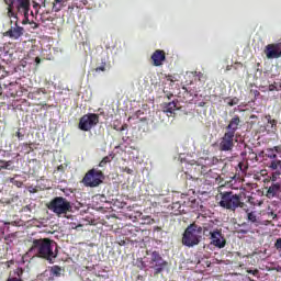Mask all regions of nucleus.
Here are the masks:
<instances>
[{"instance_id": "f257e3e1", "label": "nucleus", "mask_w": 281, "mask_h": 281, "mask_svg": "<svg viewBox=\"0 0 281 281\" xmlns=\"http://www.w3.org/2000/svg\"><path fill=\"white\" fill-rule=\"evenodd\" d=\"M29 254L54 265L55 259L58 258V245L49 238L33 239Z\"/></svg>"}, {"instance_id": "f03ea898", "label": "nucleus", "mask_w": 281, "mask_h": 281, "mask_svg": "<svg viewBox=\"0 0 281 281\" xmlns=\"http://www.w3.org/2000/svg\"><path fill=\"white\" fill-rule=\"evenodd\" d=\"M203 238V227L193 223L190 224L183 235H182V245L186 247H196Z\"/></svg>"}, {"instance_id": "7ed1b4c3", "label": "nucleus", "mask_w": 281, "mask_h": 281, "mask_svg": "<svg viewBox=\"0 0 281 281\" xmlns=\"http://www.w3.org/2000/svg\"><path fill=\"white\" fill-rule=\"evenodd\" d=\"M220 196V206L224 207V210H231V212H236L238 207H240L241 210H245V207H247V204L240 201V195L234 194L233 191L221 192Z\"/></svg>"}, {"instance_id": "20e7f679", "label": "nucleus", "mask_w": 281, "mask_h": 281, "mask_svg": "<svg viewBox=\"0 0 281 281\" xmlns=\"http://www.w3.org/2000/svg\"><path fill=\"white\" fill-rule=\"evenodd\" d=\"M50 212H54L57 216H63V214H67L68 212H74V206H71V202H69L66 198L56 196L47 205Z\"/></svg>"}, {"instance_id": "39448f33", "label": "nucleus", "mask_w": 281, "mask_h": 281, "mask_svg": "<svg viewBox=\"0 0 281 281\" xmlns=\"http://www.w3.org/2000/svg\"><path fill=\"white\" fill-rule=\"evenodd\" d=\"M104 181V172L100 169L92 168L86 172L81 183L85 188H98Z\"/></svg>"}, {"instance_id": "423d86ee", "label": "nucleus", "mask_w": 281, "mask_h": 281, "mask_svg": "<svg viewBox=\"0 0 281 281\" xmlns=\"http://www.w3.org/2000/svg\"><path fill=\"white\" fill-rule=\"evenodd\" d=\"M100 124V115L95 113H88L80 117L78 123L79 131L89 133L91 128H95Z\"/></svg>"}, {"instance_id": "0eeeda50", "label": "nucleus", "mask_w": 281, "mask_h": 281, "mask_svg": "<svg viewBox=\"0 0 281 281\" xmlns=\"http://www.w3.org/2000/svg\"><path fill=\"white\" fill-rule=\"evenodd\" d=\"M148 265L149 269H154V276H159L168 268V261L164 260V257L157 250L151 252Z\"/></svg>"}, {"instance_id": "6e6552de", "label": "nucleus", "mask_w": 281, "mask_h": 281, "mask_svg": "<svg viewBox=\"0 0 281 281\" xmlns=\"http://www.w3.org/2000/svg\"><path fill=\"white\" fill-rule=\"evenodd\" d=\"M11 27L4 33V36L12 38V41H19L23 34H25V29L19 26V22L16 20L10 21Z\"/></svg>"}, {"instance_id": "1a4fd4ad", "label": "nucleus", "mask_w": 281, "mask_h": 281, "mask_svg": "<svg viewBox=\"0 0 281 281\" xmlns=\"http://www.w3.org/2000/svg\"><path fill=\"white\" fill-rule=\"evenodd\" d=\"M211 245L214 247H217V249H225V246L227 245V239H225V236L223 235V231L215 228L213 229V233L211 235Z\"/></svg>"}, {"instance_id": "9d476101", "label": "nucleus", "mask_w": 281, "mask_h": 281, "mask_svg": "<svg viewBox=\"0 0 281 281\" xmlns=\"http://www.w3.org/2000/svg\"><path fill=\"white\" fill-rule=\"evenodd\" d=\"M263 54L269 60L281 58V42L274 44H268L265 47Z\"/></svg>"}, {"instance_id": "9b49d317", "label": "nucleus", "mask_w": 281, "mask_h": 281, "mask_svg": "<svg viewBox=\"0 0 281 281\" xmlns=\"http://www.w3.org/2000/svg\"><path fill=\"white\" fill-rule=\"evenodd\" d=\"M234 134L225 132L220 142V150L222 153H228L229 150H234Z\"/></svg>"}, {"instance_id": "f8f14e48", "label": "nucleus", "mask_w": 281, "mask_h": 281, "mask_svg": "<svg viewBox=\"0 0 281 281\" xmlns=\"http://www.w3.org/2000/svg\"><path fill=\"white\" fill-rule=\"evenodd\" d=\"M4 2H9L11 5L16 8L18 12H23L24 16L30 14V0H4Z\"/></svg>"}, {"instance_id": "ddd939ff", "label": "nucleus", "mask_w": 281, "mask_h": 281, "mask_svg": "<svg viewBox=\"0 0 281 281\" xmlns=\"http://www.w3.org/2000/svg\"><path fill=\"white\" fill-rule=\"evenodd\" d=\"M271 184L267 190L268 199H273L280 196L281 194V179L276 178V180H270Z\"/></svg>"}, {"instance_id": "4468645a", "label": "nucleus", "mask_w": 281, "mask_h": 281, "mask_svg": "<svg viewBox=\"0 0 281 281\" xmlns=\"http://www.w3.org/2000/svg\"><path fill=\"white\" fill-rule=\"evenodd\" d=\"M267 166L272 170V175L270 177V181H276V179H281V160H270Z\"/></svg>"}, {"instance_id": "2eb2a0df", "label": "nucleus", "mask_w": 281, "mask_h": 281, "mask_svg": "<svg viewBox=\"0 0 281 281\" xmlns=\"http://www.w3.org/2000/svg\"><path fill=\"white\" fill-rule=\"evenodd\" d=\"M246 212V221L250 223V225H254L255 227H259V225H262L260 222V217L258 216V213L256 211H249L247 206L243 209Z\"/></svg>"}, {"instance_id": "dca6fc26", "label": "nucleus", "mask_w": 281, "mask_h": 281, "mask_svg": "<svg viewBox=\"0 0 281 281\" xmlns=\"http://www.w3.org/2000/svg\"><path fill=\"white\" fill-rule=\"evenodd\" d=\"M151 60L154 67H161L166 63V52L161 49H156L151 55Z\"/></svg>"}, {"instance_id": "f3484780", "label": "nucleus", "mask_w": 281, "mask_h": 281, "mask_svg": "<svg viewBox=\"0 0 281 281\" xmlns=\"http://www.w3.org/2000/svg\"><path fill=\"white\" fill-rule=\"evenodd\" d=\"M238 128H240V116L234 115L226 126V133H232L236 136V131H238Z\"/></svg>"}, {"instance_id": "a211bd4d", "label": "nucleus", "mask_w": 281, "mask_h": 281, "mask_svg": "<svg viewBox=\"0 0 281 281\" xmlns=\"http://www.w3.org/2000/svg\"><path fill=\"white\" fill-rule=\"evenodd\" d=\"M162 111L168 115V117H172L175 115V111H177V101L164 103Z\"/></svg>"}, {"instance_id": "6ab92c4d", "label": "nucleus", "mask_w": 281, "mask_h": 281, "mask_svg": "<svg viewBox=\"0 0 281 281\" xmlns=\"http://www.w3.org/2000/svg\"><path fill=\"white\" fill-rule=\"evenodd\" d=\"M7 5H8V16H9V19H11V21H16V23H19V16L14 12V5H12L9 2L7 3Z\"/></svg>"}, {"instance_id": "aec40b11", "label": "nucleus", "mask_w": 281, "mask_h": 281, "mask_svg": "<svg viewBox=\"0 0 281 281\" xmlns=\"http://www.w3.org/2000/svg\"><path fill=\"white\" fill-rule=\"evenodd\" d=\"M214 225L212 224H204L203 227H202V234L203 236H211L212 237V234H214Z\"/></svg>"}, {"instance_id": "412c9836", "label": "nucleus", "mask_w": 281, "mask_h": 281, "mask_svg": "<svg viewBox=\"0 0 281 281\" xmlns=\"http://www.w3.org/2000/svg\"><path fill=\"white\" fill-rule=\"evenodd\" d=\"M61 274L63 268H60V266L50 267V276H54L55 278H60Z\"/></svg>"}, {"instance_id": "4be33fe9", "label": "nucleus", "mask_w": 281, "mask_h": 281, "mask_svg": "<svg viewBox=\"0 0 281 281\" xmlns=\"http://www.w3.org/2000/svg\"><path fill=\"white\" fill-rule=\"evenodd\" d=\"M111 161H113V155L103 157V159L99 162V168H106V164H111Z\"/></svg>"}, {"instance_id": "5701e85b", "label": "nucleus", "mask_w": 281, "mask_h": 281, "mask_svg": "<svg viewBox=\"0 0 281 281\" xmlns=\"http://www.w3.org/2000/svg\"><path fill=\"white\" fill-rule=\"evenodd\" d=\"M265 157H268V159H270V161L278 160V154H276V151L273 149H267Z\"/></svg>"}, {"instance_id": "b1692460", "label": "nucleus", "mask_w": 281, "mask_h": 281, "mask_svg": "<svg viewBox=\"0 0 281 281\" xmlns=\"http://www.w3.org/2000/svg\"><path fill=\"white\" fill-rule=\"evenodd\" d=\"M249 168V165L247 164V161H240L237 165V170H239V172H241V175H245V172H247Z\"/></svg>"}, {"instance_id": "393cba45", "label": "nucleus", "mask_w": 281, "mask_h": 281, "mask_svg": "<svg viewBox=\"0 0 281 281\" xmlns=\"http://www.w3.org/2000/svg\"><path fill=\"white\" fill-rule=\"evenodd\" d=\"M95 74H100V71H106V59L101 60V66L93 69Z\"/></svg>"}, {"instance_id": "a878e982", "label": "nucleus", "mask_w": 281, "mask_h": 281, "mask_svg": "<svg viewBox=\"0 0 281 281\" xmlns=\"http://www.w3.org/2000/svg\"><path fill=\"white\" fill-rule=\"evenodd\" d=\"M33 143H23L24 150H26V154L30 155L31 153H34V148L32 147Z\"/></svg>"}, {"instance_id": "bb28decb", "label": "nucleus", "mask_w": 281, "mask_h": 281, "mask_svg": "<svg viewBox=\"0 0 281 281\" xmlns=\"http://www.w3.org/2000/svg\"><path fill=\"white\" fill-rule=\"evenodd\" d=\"M248 203L250 204V205H262V202L261 201H259V200H256V198H254V196H249L248 198Z\"/></svg>"}, {"instance_id": "cd10ccee", "label": "nucleus", "mask_w": 281, "mask_h": 281, "mask_svg": "<svg viewBox=\"0 0 281 281\" xmlns=\"http://www.w3.org/2000/svg\"><path fill=\"white\" fill-rule=\"evenodd\" d=\"M56 3H63V0H55V2L53 3V11L60 12V7L56 5Z\"/></svg>"}, {"instance_id": "c85d7f7f", "label": "nucleus", "mask_w": 281, "mask_h": 281, "mask_svg": "<svg viewBox=\"0 0 281 281\" xmlns=\"http://www.w3.org/2000/svg\"><path fill=\"white\" fill-rule=\"evenodd\" d=\"M268 90L269 91H280V89H278V83H276V82L269 85Z\"/></svg>"}, {"instance_id": "c756f323", "label": "nucleus", "mask_w": 281, "mask_h": 281, "mask_svg": "<svg viewBox=\"0 0 281 281\" xmlns=\"http://www.w3.org/2000/svg\"><path fill=\"white\" fill-rule=\"evenodd\" d=\"M247 273H250L251 276H255L257 278V276H259L260 271L258 269H255V270L248 269Z\"/></svg>"}, {"instance_id": "7c9ffc66", "label": "nucleus", "mask_w": 281, "mask_h": 281, "mask_svg": "<svg viewBox=\"0 0 281 281\" xmlns=\"http://www.w3.org/2000/svg\"><path fill=\"white\" fill-rule=\"evenodd\" d=\"M126 128H128V125H127V124H123L120 128H117V127L114 126V130H115V131H120V133H122L123 131H126Z\"/></svg>"}, {"instance_id": "2f4dec72", "label": "nucleus", "mask_w": 281, "mask_h": 281, "mask_svg": "<svg viewBox=\"0 0 281 281\" xmlns=\"http://www.w3.org/2000/svg\"><path fill=\"white\" fill-rule=\"evenodd\" d=\"M235 104H238V99H232L229 102H228V105L229 106H235Z\"/></svg>"}, {"instance_id": "473e14b6", "label": "nucleus", "mask_w": 281, "mask_h": 281, "mask_svg": "<svg viewBox=\"0 0 281 281\" xmlns=\"http://www.w3.org/2000/svg\"><path fill=\"white\" fill-rule=\"evenodd\" d=\"M15 137H18V139H23V137H25V135H23L22 133H21V130H19L16 133H15Z\"/></svg>"}, {"instance_id": "72a5a7b5", "label": "nucleus", "mask_w": 281, "mask_h": 281, "mask_svg": "<svg viewBox=\"0 0 281 281\" xmlns=\"http://www.w3.org/2000/svg\"><path fill=\"white\" fill-rule=\"evenodd\" d=\"M27 16H30V14L26 15V16H25V20L22 21V24H23V25H27V23H30V19H29Z\"/></svg>"}, {"instance_id": "f704fd0d", "label": "nucleus", "mask_w": 281, "mask_h": 281, "mask_svg": "<svg viewBox=\"0 0 281 281\" xmlns=\"http://www.w3.org/2000/svg\"><path fill=\"white\" fill-rule=\"evenodd\" d=\"M138 269H146V262L140 261V265H138Z\"/></svg>"}, {"instance_id": "c9c22d12", "label": "nucleus", "mask_w": 281, "mask_h": 281, "mask_svg": "<svg viewBox=\"0 0 281 281\" xmlns=\"http://www.w3.org/2000/svg\"><path fill=\"white\" fill-rule=\"evenodd\" d=\"M7 281H23V280H21V279L14 277V278H9Z\"/></svg>"}, {"instance_id": "e433bc0d", "label": "nucleus", "mask_w": 281, "mask_h": 281, "mask_svg": "<svg viewBox=\"0 0 281 281\" xmlns=\"http://www.w3.org/2000/svg\"><path fill=\"white\" fill-rule=\"evenodd\" d=\"M205 168H207V167L201 166V175H205Z\"/></svg>"}, {"instance_id": "4c0bfd02", "label": "nucleus", "mask_w": 281, "mask_h": 281, "mask_svg": "<svg viewBox=\"0 0 281 281\" xmlns=\"http://www.w3.org/2000/svg\"><path fill=\"white\" fill-rule=\"evenodd\" d=\"M119 245H120L121 247H124V245H126V240H120V241H119Z\"/></svg>"}, {"instance_id": "58836bf2", "label": "nucleus", "mask_w": 281, "mask_h": 281, "mask_svg": "<svg viewBox=\"0 0 281 281\" xmlns=\"http://www.w3.org/2000/svg\"><path fill=\"white\" fill-rule=\"evenodd\" d=\"M35 63H36V65H41V57H36Z\"/></svg>"}, {"instance_id": "ea45409f", "label": "nucleus", "mask_w": 281, "mask_h": 281, "mask_svg": "<svg viewBox=\"0 0 281 281\" xmlns=\"http://www.w3.org/2000/svg\"><path fill=\"white\" fill-rule=\"evenodd\" d=\"M212 161H213V165H214V164H218V158L213 157V158H212Z\"/></svg>"}, {"instance_id": "a19ab883", "label": "nucleus", "mask_w": 281, "mask_h": 281, "mask_svg": "<svg viewBox=\"0 0 281 281\" xmlns=\"http://www.w3.org/2000/svg\"><path fill=\"white\" fill-rule=\"evenodd\" d=\"M194 76H198L199 78H201L202 76H203V74L202 72H194Z\"/></svg>"}, {"instance_id": "79ce46f5", "label": "nucleus", "mask_w": 281, "mask_h": 281, "mask_svg": "<svg viewBox=\"0 0 281 281\" xmlns=\"http://www.w3.org/2000/svg\"><path fill=\"white\" fill-rule=\"evenodd\" d=\"M270 214H271V216H272L273 220L278 218V215L274 214L273 212H271Z\"/></svg>"}, {"instance_id": "37998d69", "label": "nucleus", "mask_w": 281, "mask_h": 281, "mask_svg": "<svg viewBox=\"0 0 281 281\" xmlns=\"http://www.w3.org/2000/svg\"><path fill=\"white\" fill-rule=\"evenodd\" d=\"M226 71H232V65L226 66Z\"/></svg>"}, {"instance_id": "c03bdc74", "label": "nucleus", "mask_w": 281, "mask_h": 281, "mask_svg": "<svg viewBox=\"0 0 281 281\" xmlns=\"http://www.w3.org/2000/svg\"><path fill=\"white\" fill-rule=\"evenodd\" d=\"M57 170L63 171V170H64L63 165L58 166V167H57Z\"/></svg>"}, {"instance_id": "a18cd8bd", "label": "nucleus", "mask_w": 281, "mask_h": 281, "mask_svg": "<svg viewBox=\"0 0 281 281\" xmlns=\"http://www.w3.org/2000/svg\"><path fill=\"white\" fill-rule=\"evenodd\" d=\"M270 124H272V126L276 125L277 124L276 120L270 121Z\"/></svg>"}, {"instance_id": "49530a36", "label": "nucleus", "mask_w": 281, "mask_h": 281, "mask_svg": "<svg viewBox=\"0 0 281 281\" xmlns=\"http://www.w3.org/2000/svg\"><path fill=\"white\" fill-rule=\"evenodd\" d=\"M199 106H205V102H200Z\"/></svg>"}, {"instance_id": "de8ad7c7", "label": "nucleus", "mask_w": 281, "mask_h": 281, "mask_svg": "<svg viewBox=\"0 0 281 281\" xmlns=\"http://www.w3.org/2000/svg\"><path fill=\"white\" fill-rule=\"evenodd\" d=\"M255 95H260V92L258 90H256Z\"/></svg>"}, {"instance_id": "09e8293b", "label": "nucleus", "mask_w": 281, "mask_h": 281, "mask_svg": "<svg viewBox=\"0 0 281 281\" xmlns=\"http://www.w3.org/2000/svg\"><path fill=\"white\" fill-rule=\"evenodd\" d=\"M34 93H29V98H33Z\"/></svg>"}, {"instance_id": "8fccbe9b", "label": "nucleus", "mask_w": 281, "mask_h": 281, "mask_svg": "<svg viewBox=\"0 0 281 281\" xmlns=\"http://www.w3.org/2000/svg\"><path fill=\"white\" fill-rule=\"evenodd\" d=\"M241 234H247V231H241Z\"/></svg>"}, {"instance_id": "3c124183", "label": "nucleus", "mask_w": 281, "mask_h": 281, "mask_svg": "<svg viewBox=\"0 0 281 281\" xmlns=\"http://www.w3.org/2000/svg\"><path fill=\"white\" fill-rule=\"evenodd\" d=\"M137 279H138V280H142V276H138Z\"/></svg>"}, {"instance_id": "603ef678", "label": "nucleus", "mask_w": 281, "mask_h": 281, "mask_svg": "<svg viewBox=\"0 0 281 281\" xmlns=\"http://www.w3.org/2000/svg\"><path fill=\"white\" fill-rule=\"evenodd\" d=\"M255 159H258V156L255 154Z\"/></svg>"}, {"instance_id": "864d4df0", "label": "nucleus", "mask_w": 281, "mask_h": 281, "mask_svg": "<svg viewBox=\"0 0 281 281\" xmlns=\"http://www.w3.org/2000/svg\"><path fill=\"white\" fill-rule=\"evenodd\" d=\"M128 175H131V169L127 170Z\"/></svg>"}, {"instance_id": "5fc2aeb1", "label": "nucleus", "mask_w": 281, "mask_h": 281, "mask_svg": "<svg viewBox=\"0 0 281 281\" xmlns=\"http://www.w3.org/2000/svg\"><path fill=\"white\" fill-rule=\"evenodd\" d=\"M248 280H249V281H254V280H251V278H250V277H248Z\"/></svg>"}]
</instances>
